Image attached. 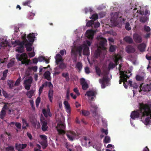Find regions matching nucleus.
Instances as JSON below:
<instances>
[{
    "instance_id": "33",
    "label": "nucleus",
    "mask_w": 151,
    "mask_h": 151,
    "mask_svg": "<svg viewBox=\"0 0 151 151\" xmlns=\"http://www.w3.org/2000/svg\"><path fill=\"white\" fill-rule=\"evenodd\" d=\"M34 93V91L32 89L29 91H27L26 94L29 98H31L33 95Z\"/></svg>"
},
{
    "instance_id": "15",
    "label": "nucleus",
    "mask_w": 151,
    "mask_h": 151,
    "mask_svg": "<svg viewBox=\"0 0 151 151\" xmlns=\"http://www.w3.org/2000/svg\"><path fill=\"white\" fill-rule=\"evenodd\" d=\"M109 78L108 77H103L102 79H99V82L101 84V87L102 88H105L106 87L105 83H107Z\"/></svg>"
},
{
    "instance_id": "35",
    "label": "nucleus",
    "mask_w": 151,
    "mask_h": 151,
    "mask_svg": "<svg viewBox=\"0 0 151 151\" xmlns=\"http://www.w3.org/2000/svg\"><path fill=\"white\" fill-rule=\"evenodd\" d=\"M50 112V110L49 108H48L47 111H46L45 109H43L42 110V112L44 116L46 118H47L48 116L47 113Z\"/></svg>"
},
{
    "instance_id": "19",
    "label": "nucleus",
    "mask_w": 151,
    "mask_h": 151,
    "mask_svg": "<svg viewBox=\"0 0 151 151\" xmlns=\"http://www.w3.org/2000/svg\"><path fill=\"white\" fill-rule=\"evenodd\" d=\"M63 104L65 106L67 112L68 114H70L71 112V109L68 102L67 101H65L63 102Z\"/></svg>"
},
{
    "instance_id": "27",
    "label": "nucleus",
    "mask_w": 151,
    "mask_h": 151,
    "mask_svg": "<svg viewBox=\"0 0 151 151\" xmlns=\"http://www.w3.org/2000/svg\"><path fill=\"white\" fill-rule=\"evenodd\" d=\"M53 91L52 90L50 89L48 92V97L50 101L51 102H52L53 99Z\"/></svg>"
},
{
    "instance_id": "10",
    "label": "nucleus",
    "mask_w": 151,
    "mask_h": 151,
    "mask_svg": "<svg viewBox=\"0 0 151 151\" xmlns=\"http://www.w3.org/2000/svg\"><path fill=\"white\" fill-rule=\"evenodd\" d=\"M143 83H142L140 85L139 87L140 90L139 91V92H141L142 91H144L145 92L150 91L151 90V85H144L142 87V85Z\"/></svg>"
},
{
    "instance_id": "4",
    "label": "nucleus",
    "mask_w": 151,
    "mask_h": 151,
    "mask_svg": "<svg viewBox=\"0 0 151 151\" xmlns=\"http://www.w3.org/2000/svg\"><path fill=\"white\" fill-rule=\"evenodd\" d=\"M111 21L114 25L118 27L122 26V24L123 19L120 16L119 12H116L113 16H111Z\"/></svg>"
},
{
    "instance_id": "3",
    "label": "nucleus",
    "mask_w": 151,
    "mask_h": 151,
    "mask_svg": "<svg viewBox=\"0 0 151 151\" xmlns=\"http://www.w3.org/2000/svg\"><path fill=\"white\" fill-rule=\"evenodd\" d=\"M142 109H143L146 113L148 114L149 117H146L145 120V124L146 125L150 124L151 123V103L142 104Z\"/></svg>"
},
{
    "instance_id": "24",
    "label": "nucleus",
    "mask_w": 151,
    "mask_h": 151,
    "mask_svg": "<svg viewBox=\"0 0 151 151\" xmlns=\"http://www.w3.org/2000/svg\"><path fill=\"white\" fill-rule=\"evenodd\" d=\"M86 34L88 38L91 40L93 39V34L91 30H88L86 31Z\"/></svg>"
},
{
    "instance_id": "30",
    "label": "nucleus",
    "mask_w": 151,
    "mask_h": 151,
    "mask_svg": "<svg viewBox=\"0 0 151 151\" xmlns=\"http://www.w3.org/2000/svg\"><path fill=\"white\" fill-rule=\"evenodd\" d=\"M135 79L137 81H143L145 79L143 76L138 75L136 76Z\"/></svg>"
},
{
    "instance_id": "39",
    "label": "nucleus",
    "mask_w": 151,
    "mask_h": 151,
    "mask_svg": "<svg viewBox=\"0 0 151 151\" xmlns=\"http://www.w3.org/2000/svg\"><path fill=\"white\" fill-rule=\"evenodd\" d=\"M96 73L99 76H100L101 74V71L100 68L96 66L95 67Z\"/></svg>"
},
{
    "instance_id": "6",
    "label": "nucleus",
    "mask_w": 151,
    "mask_h": 151,
    "mask_svg": "<svg viewBox=\"0 0 151 151\" xmlns=\"http://www.w3.org/2000/svg\"><path fill=\"white\" fill-rule=\"evenodd\" d=\"M17 59L19 61H21L22 64H25V65H28L29 61L27 60L28 57L25 53H24L22 54H17L16 55Z\"/></svg>"
},
{
    "instance_id": "22",
    "label": "nucleus",
    "mask_w": 151,
    "mask_h": 151,
    "mask_svg": "<svg viewBox=\"0 0 151 151\" xmlns=\"http://www.w3.org/2000/svg\"><path fill=\"white\" fill-rule=\"evenodd\" d=\"M146 47V44L142 43L138 45V48L141 52H143L145 51Z\"/></svg>"
},
{
    "instance_id": "61",
    "label": "nucleus",
    "mask_w": 151,
    "mask_h": 151,
    "mask_svg": "<svg viewBox=\"0 0 151 151\" xmlns=\"http://www.w3.org/2000/svg\"><path fill=\"white\" fill-rule=\"evenodd\" d=\"M109 72L107 70H104V71L103 75V77H108V75L109 74Z\"/></svg>"
},
{
    "instance_id": "52",
    "label": "nucleus",
    "mask_w": 151,
    "mask_h": 151,
    "mask_svg": "<svg viewBox=\"0 0 151 151\" xmlns=\"http://www.w3.org/2000/svg\"><path fill=\"white\" fill-rule=\"evenodd\" d=\"M98 18V16L97 14H94L92 15L90 17V19H92L93 21L96 20Z\"/></svg>"
},
{
    "instance_id": "31",
    "label": "nucleus",
    "mask_w": 151,
    "mask_h": 151,
    "mask_svg": "<svg viewBox=\"0 0 151 151\" xmlns=\"http://www.w3.org/2000/svg\"><path fill=\"white\" fill-rule=\"evenodd\" d=\"M24 47L18 46L17 47L16 51L18 52L22 53L24 51Z\"/></svg>"
},
{
    "instance_id": "12",
    "label": "nucleus",
    "mask_w": 151,
    "mask_h": 151,
    "mask_svg": "<svg viewBox=\"0 0 151 151\" xmlns=\"http://www.w3.org/2000/svg\"><path fill=\"white\" fill-rule=\"evenodd\" d=\"M138 5V4L135 1H132L130 3V8L128 10H126L125 12L126 13H129L132 10H136L137 9L136 8L137 6Z\"/></svg>"
},
{
    "instance_id": "17",
    "label": "nucleus",
    "mask_w": 151,
    "mask_h": 151,
    "mask_svg": "<svg viewBox=\"0 0 151 151\" xmlns=\"http://www.w3.org/2000/svg\"><path fill=\"white\" fill-rule=\"evenodd\" d=\"M40 121L42 124V130L43 131H46L48 128L47 125V122L44 118L43 119L41 118Z\"/></svg>"
},
{
    "instance_id": "18",
    "label": "nucleus",
    "mask_w": 151,
    "mask_h": 151,
    "mask_svg": "<svg viewBox=\"0 0 151 151\" xmlns=\"http://www.w3.org/2000/svg\"><path fill=\"white\" fill-rule=\"evenodd\" d=\"M55 62L56 65H58L59 64V63L63 62V60L62 59V57L60 54H57L55 57Z\"/></svg>"
},
{
    "instance_id": "32",
    "label": "nucleus",
    "mask_w": 151,
    "mask_h": 151,
    "mask_svg": "<svg viewBox=\"0 0 151 151\" xmlns=\"http://www.w3.org/2000/svg\"><path fill=\"white\" fill-rule=\"evenodd\" d=\"M32 81V79L31 78H29L24 81V84H26L29 85H31Z\"/></svg>"
},
{
    "instance_id": "53",
    "label": "nucleus",
    "mask_w": 151,
    "mask_h": 151,
    "mask_svg": "<svg viewBox=\"0 0 151 151\" xmlns=\"http://www.w3.org/2000/svg\"><path fill=\"white\" fill-rule=\"evenodd\" d=\"M104 141L105 143H109L110 142V137L108 136H106L104 138Z\"/></svg>"
},
{
    "instance_id": "5",
    "label": "nucleus",
    "mask_w": 151,
    "mask_h": 151,
    "mask_svg": "<svg viewBox=\"0 0 151 151\" xmlns=\"http://www.w3.org/2000/svg\"><path fill=\"white\" fill-rule=\"evenodd\" d=\"M28 42L25 45V47L26 50L28 52L31 51L32 50V46L33 43L34 41V38H35V35L34 33H30L27 36Z\"/></svg>"
},
{
    "instance_id": "7",
    "label": "nucleus",
    "mask_w": 151,
    "mask_h": 151,
    "mask_svg": "<svg viewBox=\"0 0 151 151\" xmlns=\"http://www.w3.org/2000/svg\"><path fill=\"white\" fill-rule=\"evenodd\" d=\"M65 127V126L64 124H58L56 127V129L59 135H63L65 134V132L64 129Z\"/></svg>"
},
{
    "instance_id": "44",
    "label": "nucleus",
    "mask_w": 151,
    "mask_h": 151,
    "mask_svg": "<svg viewBox=\"0 0 151 151\" xmlns=\"http://www.w3.org/2000/svg\"><path fill=\"white\" fill-rule=\"evenodd\" d=\"M147 20V17L146 16L142 17L140 19V21L142 23H145Z\"/></svg>"
},
{
    "instance_id": "38",
    "label": "nucleus",
    "mask_w": 151,
    "mask_h": 151,
    "mask_svg": "<svg viewBox=\"0 0 151 151\" xmlns=\"http://www.w3.org/2000/svg\"><path fill=\"white\" fill-rule=\"evenodd\" d=\"M31 2V0H27L23 2L22 3V4L24 6H28L30 7H31V6L29 5V4Z\"/></svg>"
},
{
    "instance_id": "46",
    "label": "nucleus",
    "mask_w": 151,
    "mask_h": 151,
    "mask_svg": "<svg viewBox=\"0 0 151 151\" xmlns=\"http://www.w3.org/2000/svg\"><path fill=\"white\" fill-rule=\"evenodd\" d=\"M61 62V63L59 65V68L62 70L65 69L66 67V65L64 63H63V62Z\"/></svg>"
},
{
    "instance_id": "9",
    "label": "nucleus",
    "mask_w": 151,
    "mask_h": 151,
    "mask_svg": "<svg viewBox=\"0 0 151 151\" xmlns=\"http://www.w3.org/2000/svg\"><path fill=\"white\" fill-rule=\"evenodd\" d=\"M107 40L104 38H102L99 43V48L103 50H105L106 47L105 46L107 45Z\"/></svg>"
},
{
    "instance_id": "55",
    "label": "nucleus",
    "mask_w": 151,
    "mask_h": 151,
    "mask_svg": "<svg viewBox=\"0 0 151 151\" xmlns=\"http://www.w3.org/2000/svg\"><path fill=\"white\" fill-rule=\"evenodd\" d=\"M82 88L83 90H86L88 88V86L87 83L84 84L82 85Z\"/></svg>"
},
{
    "instance_id": "11",
    "label": "nucleus",
    "mask_w": 151,
    "mask_h": 151,
    "mask_svg": "<svg viewBox=\"0 0 151 151\" xmlns=\"http://www.w3.org/2000/svg\"><path fill=\"white\" fill-rule=\"evenodd\" d=\"M66 135L68 139L70 141H73L75 139L76 136V134L74 132L70 131L67 132Z\"/></svg>"
},
{
    "instance_id": "63",
    "label": "nucleus",
    "mask_w": 151,
    "mask_h": 151,
    "mask_svg": "<svg viewBox=\"0 0 151 151\" xmlns=\"http://www.w3.org/2000/svg\"><path fill=\"white\" fill-rule=\"evenodd\" d=\"M37 66H35L29 68V69L32 70L34 72H36L37 70Z\"/></svg>"
},
{
    "instance_id": "13",
    "label": "nucleus",
    "mask_w": 151,
    "mask_h": 151,
    "mask_svg": "<svg viewBox=\"0 0 151 151\" xmlns=\"http://www.w3.org/2000/svg\"><path fill=\"white\" fill-rule=\"evenodd\" d=\"M21 37L23 41L20 42L18 45V46L22 47H24L26 43L28 42V39H26V35L25 34H23L21 36Z\"/></svg>"
},
{
    "instance_id": "34",
    "label": "nucleus",
    "mask_w": 151,
    "mask_h": 151,
    "mask_svg": "<svg viewBox=\"0 0 151 151\" xmlns=\"http://www.w3.org/2000/svg\"><path fill=\"white\" fill-rule=\"evenodd\" d=\"M76 67L78 69L79 72H80V71H81L82 68V63L79 62H77L76 64Z\"/></svg>"
},
{
    "instance_id": "62",
    "label": "nucleus",
    "mask_w": 151,
    "mask_h": 151,
    "mask_svg": "<svg viewBox=\"0 0 151 151\" xmlns=\"http://www.w3.org/2000/svg\"><path fill=\"white\" fill-rule=\"evenodd\" d=\"M66 98L68 100L70 99V91L69 89H67L66 91Z\"/></svg>"
},
{
    "instance_id": "60",
    "label": "nucleus",
    "mask_w": 151,
    "mask_h": 151,
    "mask_svg": "<svg viewBox=\"0 0 151 151\" xmlns=\"http://www.w3.org/2000/svg\"><path fill=\"white\" fill-rule=\"evenodd\" d=\"M93 25L94 28H96L100 27V24L99 22H97L94 23Z\"/></svg>"
},
{
    "instance_id": "51",
    "label": "nucleus",
    "mask_w": 151,
    "mask_h": 151,
    "mask_svg": "<svg viewBox=\"0 0 151 151\" xmlns=\"http://www.w3.org/2000/svg\"><path fill=\"white\" fill-rule=\"evenodd\" d=\"M21 78L20 76H19V78L16 81L14 85L16 86H17L20 83L21 81Z\"/></svg>"
},
{
    "instance_id": "45",
    "label": "nucleus",
    "mask_w": 151,
    "mask_h": 151,
    "mask_svg": "<svg viewBox=\"0 0 151 151\" xmlns=\"http://www.w3.org/2000/svg\"><path fill=\"white\" fill-rule=\"evenodd\" d=\"M6 151H15L14 147L12 146H9L6 148Z\"/></svg>"
},
{
    "instance_id": "49",
    "label": "nucleus",
    "mask_w": 151,
    "mask_h": 151,
    "mask_svg": "<svg viewBox=\"0 0 151 151\" xmlns=\"http://www.w3.org/2000/svg\"><path fill=\"white\" fill-rule=\"evenodd\" d=\"M94 21L93 20L88 21L86 24V26L88 27L91 26L92 24H93Z\"/></svg>"
},
{
    "instance_id": "41",
    "label": "nucleus",
    "mask_w": 151,
    "mask_h": 151,
    "mask_svg": "<svg viewBox=\"0 0 151 151\" xmlns=\"http://www.w3.org/2000/svg\"><path fill=\"white\" fill-rule=\"evenodd\" d=\"M15 149L18 151H23L21 149V145L20 144H18L17 143H16Z\"/></svg>"
},
{
    "instance_id": "42",
    "label": "nucleus",
    "mask_w": 151,
    "mask_h": 151,
    "mask_svg": "<svg viewBox=\"0 0 151 151\" xmlns=\"http://www.w3.org/2000/svg\"><path fill=\"white\" fill-rule=\"evenodd\" d=\"M101 53V51L99 49H98L97 50H96L95 52V56L96 58H98L100 56V54Z\"/></svg>"
},
{
    "instance_id": "28",
    "label": "nucleus",
    "mask_w": 151,
    "mask_h": 151,
    "mask_svg": "<svg viewBox=\"0 0 151 151\" xmlns=\"http://www.w3.org/2000/svg\"><path fill=\"white\" fill-rule=\"evenodd\" d=\"M50 75V72L49 71H47L44 73V76L45 79L48 81H50L51 79Z\"/></svg>"
},
{
    "instance_id": "56",
    "label": "nucleus",
    "mask_w": 151,
    "mask_h": 151,
    "mask_svg": "<svg viewBox=\"0 0 151 151\" xmlns=\"http://www.w3.org/2000/svg\"><path fill=\"white\" fill-rule=\"evenodd\" d=\"M15 125L18 129H20L21 128L22 125L19 122H15Z\"/></svg>"
},
{
    "instance_id": "40",
    "label": "nucleus",
    "mask_w": 151,
    "mask_h": 151,
    "mask_svg": "<svg viewBox=\"0 0 151 151\" xmlns=\"http://www.w3.org/2000/svg\"><path fill=\"white\" fill-rule=\"evenodd\" d=\"M83 48L82 46H79L77 47V52H78V54L80 56H81V54Z\"/></svg>"
},
{
    "instance_id": "25",
    "label": "nucleus",
    "mask_w": 151,
    "mask_h": 151,
    "mask_svg": "<svg viewBox=\"0 0 151 151\" xmlns=\"http://www.w3.org/2000/svg\"><path fill=\"white\" fill-rule=\"evenodd\" d=\"M123 40H124L126 42L129 44L133 43L132 39L129 36H127L126 37L123 39Z\"/></svg>"
},
{
    "instance_id": "36",
    "label": "nucleus",
    "mask_w": 151,
    "mask_h": 151,
    "mask_svg": "<svg viewBox=\"0 0 151 151\" xmlns=\"http://www.w3.org/2000/svg\"><path fill=\"white\" fill-rule=\"evenodd\" d=\"M117 65V64H115L112 62H110L109 63L108 65V68L109 70L111 69H113Z\"/></svg>"
},
{
    "instance_id": "26",
    "label": "nucleus",
    "mask_w": 151,
    "mask_h": 151,
    "mask_svg": "<svg viewBox=\"0 0 151 151\" xmlns=\"http://www.w3.org/2000/svg\"><path fill=\"white\" fill-rule=\"evenodd\" d=\"M122 67L121 65H119V71L120 73V80L119 81V83L121 84L122 82H123V71L121 70Z\"/></svg>"
},
{
    "instance_id": "48",
    "label": "nucleus",
    "mask_w": 151,
    "mask_h": 151,
    "mask_svg": "<svg viewBox=\"0 0 151 151\" xmlns=\"http://www.w3.org/2000/svg\"><path fill=\"white\" fill-rule=\"evenodd\" d=\"M77 55V50L72 48L71 50V55H74L75 57H76Z\"/></svg>"
},
{
    "instance_id": "8",
    "label": "nucleus",
    "mask_w": 151,
    "mask_h": 151,
    "mask_svg": "<svg viewBox=\"0 0 151 151\" xmlns=\"http://www.w3.org/2000/svg\"><path fill=\"white\" fill-rule=\"evenodd\" d=\"M82 145L85 147H89L91 146V141L90 139L86 136H83L81 139Z\"/></svg>"
},
{
    "instance_id": "59",
    "label": "nucleus",
    "mask_w": 151,
    "mask_h": 151,
    "mask_svg": "<svg viewBox=\"0 0 151 151\" xmlns=\"http://www.w3.org/2000/svg\"><path fill=\"white\" fill-rule=\"evenodd\" d=\"M45 58L42 56H39L38 58V60L39 62H41L45 60Z\"/></svg>"
},
{
    "instance_id": "50",
    "label": "nucleus",
    "mask_w": 151,
    "mask_h": 151,
    "mask_svg": "<svg viewBox=\"0 0 151 151\" xmlns=\"http://www.w3.org/2000/svg\"><path fill=\"white\" fill-rule=\"evenodd\" d=\"M125 28L126 30L129 31L131 29V28L130 27V24L129 22H127L125 24Z\"/></svg>"
},
{
    "instance_id": "16",
    "label": "nucleus",
    "mask_w": 151,
    "mask_h": 151,
    "mask_svg": "<svg viewBox=\"0 0 151 151\" xmlns=\"http://www.w3.org/2000/svg\"><path fill=\"white\" fill-rule=\"evenodd\" d=\"M91 106L90 110L92 113L93 116H96L97 114L96 112L98 109V106L95 104H91Z\"/></svg>"
},
{
    "instance_id": "21",
    "label": "nucleus",
    "mask_w": 151,
    "mask_h": 151,
    "mask_svg": "<svg viewBox=\"0 0 151 151\" xmlns=\"http://www.w3.org/2000/svg\"><path fill=\"white\" fill-rule=\"evenodd\" d=\"M83 54L84 55H88L89 54V50L88 47L86 45H84L83 47Z\"/></svg>"
},
{
    "instance_id": "29",
    "label": "nucleus",
    "mask_w": 151,
    "mask_h": 151,
    "mask_svg": "<svg viewBox=\"0 0 151 151\" xmlns=\"http://www.w3.org/2000/svg\"><path fill=\"white\" fill-rule=\"evenodd\" d=\"M23 126L22 128L24 129H26L27 127L29 126V124L28 123L26 119H22Z\"/></svg>"
},
{
    "instance_id": "58",
    "label": "nucleus",
    "mask_w": 151,
    "mask_h": 151,
    "mask_svg": "<svg viewBox=\"0 0 151 151\" xmlns=\"http://www.w3.org/2000/svg\"><path fill=\"white\" fill-rule=\"evenodd\" d=\"M40 101V97H38L37 98L36 100V106H38Z\"/></svg>"
},
{
    "instance_id": "57",
    "label": "nucleus",
    "mask_w": 151,
    "mask_h": 151,
    "mask_svg": "<svg viewBox=\"0 0 151 151\" xmlns=\"http://www.w3.org/2000/svg\"><path fill=\"white\" fill-rule=\"evenodd\" d=\"M144 30L145 31L148 32L150 31V28L149 26L145 25L144 27Z\"/></svg>"
},
{
    "instance_id": "23",
    "label": "nucleus",
    "mask_w": 151,
    "mask_h": 151,
    "mask_svg": "<svg viewBox=\"0 0 151 151\" xmlns=\"http://www.w3.org/2000/svg\"><path fill=\"white\" fill-rule=\"evenodd\" d=\"M97 92L95 91L90 90L87 91L85 95L88 96H95Z\"/></svg>"
},
{
    "instance_id": "37",
    "label": "nucleus",
    "mask_w": 151,
    "mask_h": 151,
    "mask_svg": "<svg viewBox=\"0 0 151 151\" xmlns=\"http://www.w3.org/2000/svg\"><path fill=\"white\" fill-rule=\"evenodd\" d=\"M63 77H64L65 78V80L67 81H68L70 80L69 74L68 73H63L62 74Z\"/></svg>"
},
{
    "instance_id": "47",
    "label": "nucleus",
    "mask_w": 151,
    "mask_h": 151,
    "mask_svg": "<svg viewBox=\"0 0 151 151\" xmlns=\"http://www.w3.org/2000/svg\"><path fill=\"white\" fill-rule=\"evenodd\" d=\"M81 113L82 115L85 116H87L90 114L89 111L85 110H82Z\"/></svg>"
},
{
    "instance_id": "54",
    "label": "nucleus",
    "mask_w": 151,
    "mask_h": 151,
    "mask_svg": "<svg viewBox=\"0 0 151 151\" xmlns=\"http://www.w3.org/2000/svg\"><path fill=\"white\" fill-rule=\"evenodd\" d=\"M115 47L114 45H111L110 46L109 48V51L110 52H114L115 51Z\"/></svg>"
},
{
    "instance_id": "14",
    "label": "nucleus",
    "mask_w": 151,
    "mask_h": 151,
    "mask_svg": "<svg viewBox=\"0 0 151 151\" xmlns=\"http://www.w3.org/2000/svg\"><path fill=\"white\" fill-rule=\"evenodd\" d=\"M133 38L134 41L137 43H140L142 41L141 36L137 33H134L133 35Z\"/></svg>"
},
{
    "instance_id": "2",
    "label": "nucleus",
    "mask_w": 151,
    "mask_h": 151,
    "mask_svg": "<svg viewBox=\"0 0 151 151\" xmlns=\"http://www.w3.org/2000/svg\"><path fill=\"white\" fill-rule=\"evenodd\" d=\"M143 103H139V109L136 111L134 110L132 112L130 115L131 118L134 120L138 118H140L141 121L144 120L145 117H149L148 114L145 113V111L142 109V105Z\"/></svg>"
},
{
    "instance_id": "43",
    "label": "nucleus",
    "mask_w": 151,
    "mask_h": 151,
    "mask_svg": "<svg viewBox=\"0 0 151 151\" xmlns=\"http://www.w3.org/2000/svg\"><path fill=\"white\" fill-rule=\"evenodd\" d=\"M6 114V111L5 110L2 109L0 113V118L2 119H3Z\"/></svg>"
},
{
    "instance_id": "20",
    "label": "nucleus",
    "mask_w": 151,
    "mask_h": 151,
    "mask_svg": "<svg viewBox=\"0 0 151 151\" xmlns=\"http://www.w3.org/2000/svg\"><path fill=\"white\" fill-rule=\"evenodd\" d=\"M126 50L127 53H133L135 50L133 46L130 45H128L126 47Z\"/></svg>"
},
{
    "instance_id": "1",
    "label": "nucleus",
    "mask_w": 151,
    "mask_h": 151,
    "mask_svg": "<svg viewBox=\"0 0 151 151\" xmlns=\"http://www.w3.org/2000/svg\"><path fill=\"white\" fill-rule=\"evenodd\" d=\"M132 73L129 70L123 71V86L124 88L127 89L128 85L132 87L134 89H136L138 88L137 84L135 82H133L131 80H129L128 82L127 81V78H129L131 76Z\"/></svg>"
},
{
    "instance_id": "64",
    "label": "nucleus",
    "mask_w": 151,
    "mask_h": 151,
    "mask_svg": "<svg viewBox=\"0 0 151 151\" xmlns=\"http://www.w3.org/2000/svg\"><path fill=\"white\" fill-rule=\"evenodd\" d=\"M28 55L29 57L31 58L33 57L35 55V53L34 52H29L28 53Z\"/></svg>"
}]
</instances>
